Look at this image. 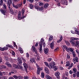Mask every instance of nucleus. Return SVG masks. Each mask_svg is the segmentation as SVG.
I'll return each instance as SVG.
<instances>
[{"label": "nucleus", "mask_w": 79, "mask_h": 79, "mask_svg": "<svg viewBox=\"0 0 79 79\" xmlns=\"http://www.w3.org/2000/svg\"><path fill=\"white\" fill-rule=\"evenodd\" d=\"M44 9V7L43 6H42L41 7H39V10H43V9Z\"/></svg>", "instance_id": "52"}, {"label": "nucleus", "mask_w": 79, "mask_h": 79, "mask_svg": "<svg viewBox=\"0 0 79 79\" xmlns=\"http://www.w3.org/2000/svg\"><path fill=\"white\" fill-rule=\"evenodd\" d=\"M13 77L16 79H23V77H22V76H21L20 75L19 76H17L16 75H14L13 76Z\"/></svg>", "instance_id": "4"}, {"label": "nucleus", "mask_w": 79, "mask_h": 79, "mask_svg": "<svg viewBox=\"0 0 79 79\" xmlns=\"http://www.w3.org/2000/svg\"><path fill=\"white\" fill-rule=\"evenodd\" d=\"M64 1L63 0H61L60 1V3H62V4H64Z\"/></svg>", "instance_id": "63"}, {"label": "nucleus", "mask_w": 79, "mask_h": 79, "mask_svg": "<svg viewBox=\"0 0 79 79\" xmlns=\"http://www.w3.org/2000/svg\"><path fill=\"white\" fill-rule=\"evenodd\" d=\"M67 58L68 59H69V58H70V55H69V54H67Z\"/></svg>", "instance_id": "55"}, {"label": "nucleus", "mask_w": 79, "mask_h": 79, "mask_svg": "<svg viewBox=\"0 0 79 79\" xmlns=\"http://www.w3.org/2000/svg\"><path fill=\"white\" fill-rule=\"evenodd\" d=\"M72 54H73V58H75L76 57V53H75V52H74L72 53Z\"/></svg>", "instance_id": "49"}, {"label": "nucleus", "mask_w": 79, "mask_h": 79, "mask_svg": "<svg viewBox=\"0 0 79 79\" xmlns=\"http://www.w3.org/2000/svg\"><path fill=\"white\" fill-rule=\"evenodd\" d=\"M19 68L21 69L22 71H25L24 69H23V66H20Z\"/></svg>", "instance_id": "32"}, {"label": "nucleus", "mask_w": 79, "mask_h": 79, "mask_svg": "<svg viewBox=\"0 0 79 79\" xmlns=\"http://www.w3.org/2000/svg\"><path fill=\"white\" fill-rule=\"evenodd\" d=\"M6 46L8 47L9 48H13V47L11 45H10V44H7L6 45Z\"/></svg>", "instance_id": "34"}, {"label": "nucleus", "mask_w": 79, "mask_h": 79, "mask_svg": "<svg viewBox=\"0 0 79 79\" xmlns=\"http://www.w3.org/2000/svg\"><path fill=\"white\" fill-rule=\"evenodd\" d=\"M19 0H14V2L15 3H18V2H19Z\"/></svg>", "instance_id": "61"}, {"label": "nucleus", "mask_w": 79, "mask_h": 79, "mask_svg": "<svg viewBox=\"0 0 79 79\" xmlns=\"http://www.w3.org/2000/svg\"><path fill=\"white\" fill-rule=\"evenodd\" d=\"M23 65L25 71L27 73V69L28 68V65L26 63H23Z\"/></svg>", "instance_id": "1"}, {"label": "nucleus", "mask_w": 79, "mask_h": 79, "mask_svg": "<svg viewBox=\"0 0 79 79\" xmlns=\"http://www.w3.org/2000/svg\"><path fill=\"white\" fill-rule=\"evenodd\" d=\"M63 47L64 49L66 50L67 52H69V48L68 47L65 45H63Z\"/></svg>", "instance_id": "15"}, {"label": "nucleus", "mask_w": 79, "mask_h": 79, "mask_svg": "<svg viewBox=\"0 0 79 79\" xmlns=\"http://www.w3.org/2000/svg\"><path fill=\"white\" fill-rule=\"evenodd\" d=\"M24 79H29V77H28L27 76H26L24 77Z\"/></svg>", "instance_id": "64"}, {"label": "nucleus", "mask_w": 79, "mask_h": 79, "mask_svg": "<svg viewBox=\"0 0 79 79\" xmlns=\"http://www.w3.org/2000/svg\"><path fill=\"white\" fill-rule=\"evenodd\" d=\"M3 6L5 9H6V5H5V4H3Z\"/></svg>", "instance_id": "58"}, {"label": "nucleus", "mask_w": 79, "mask_h": 79, "mask_svg": "<svg viewBox=\"0 0 79 79\" xmlns=\"http://www.w3.org/2000/svg\"><path fill=\"white\" fill-rule=\"evenodd\" d=\"M71 32L72 34H77V35H79V31H77V30H75V32H74V31H71Z\"/></svg>", "instance_id": "12"}, {"label": "nucleus", "mask_w": 79, "mask_h": 79, "mask_svg": "<svg viewBox=\"0 0 79 79\" xmlns=\"http://www.w3.org/2000/svg\"><path fill=\"white\" fill-rule=\"evenodd\" d=\"M73 62L74 63V64H76V62L77 63H78L79 62V59L77 57H74L73 59Z\"/></svg>", "instance_id": "5"}, {"label": "nucleus", "mask_w": 79, "mask_h": 79, "mask_svg": "<svg viewBox=\"0 0 79 79\" xmlns=\"http://www.w3.org/2000/svg\"><path fill=\"white\" fill-rule=\"evenodd\" d=\"M69 42L70 43L73 45V46H74V47H76V42L73 39H71L69 40Z\"/></svg>", "instance_id": "2"}, {"label": "nucleus", "mask_w": 79, "mask_h": 79, "mask_svg": "<svg viewBox=\"0 0 79 79\" xmlns=\"http://www.w3.org/2000/svg\"><path fill=\"white\" fill-rule=\"evenodd\" d=\"M0 11L3 14V15H6V10H3L2 9H0Z\"/></svg>", "instance_id": "8"}, {"label": "nucleus", "mask_w": 79, "mask_h": 79, "mask_svg": "<svg viewBox=\"0 0 79 79\" xmlns=\"http://www.w3.org/2000/svg\"><path fill=\"white\" fill-rule=\"evenodd\" d=\"M73 63H71L70 66L69 67L68 69H71V68H72V67H73Z\"/></svg>", "instance_id": "31"}, {"label": "nucleus", "mask_w": 79, "mask_h": 79, "mask_svg": "<svg viewBox=\"0 0 79 79\" xmlns=\"http://www.w3.org/2000/svg\"><path fill=\"white\" fill-rule=\"evenodd\" d=\"M3 61V60L2 59V58L1 57H0V63H2Z\"/></svg>", "instance_id": "62"}, {"label": "nucleus", "mask_w": 79, "mask_h": 79, "mask_svg": "<svg viewBox=\"0 0 79 79\" xmlns=\"http://www.w3.org/2000/svg\"><path fill=\"white\" fill-rule=\"evenodd\" d=\"M37 59H36L37 61H40V57L39 56H37Z\"/></svg>", "instance_id": "41"}, {"label": "nucleus", "mask_w": 79, "mask_h": 79, "mask_svg": "<svg viewBox=\"0 0 79 79\" xmlns=\"http://www.w3.org/2000/svg\"><path fill=\"white\" fill-rule=\"evenodd\" d=\"M51 64H53V65L54 66H55V65L56 64L55 63V62L53 61L52 62V63Z\"/></svg>", "instance_id": "60"}, {"label": "nucleus", "mask_w": 79, "mask_h": 79, "mask_svg": "<svg viewBox=\"0 0 79 79\" xmlns=\"http://www.w3.org/2000/svg\"><path fill=\"white\" fill-rule=\"evenodd\" d=\"M25 12V10L24 9H22V14L23 15L24 14V12Z\"/></svg>", "instance_id": "37"}, {"label": "nucleus", "mask_w": 79, "mask_h": 79, "mask_svg": "<svg viewBox=\"0 0 79 79\" xmlns=\"http://www.w3.org/2000/svg\"><path fill=\"white\" fill-rule=\"evenodd\" d=\"M44 63L45 64V65L47 66V67H48L49 65H48V63H47V62H44Z\"/></svg>", "instance_id": "42"}, {"label": "nucleus", "mask_w": 79, "mask_h": 79, "mask_svg": "<svg viewBox=\"0 0 79 79\" xmlns=\"http://www.w3.org/2000/svg\"><path fill=\"white\" fill-rule=\"evenodd\" d=\"M21 12H19V14L18 15V18L19 20H20L22 19V18H21Z\"/></svg>", "instance_id": "20"}, {"label": "nucleus", "mask_w": 79, "mask_h": 79, "mask_svg": "<svg viewBox=\"0 0 79 79\" xmlns=\"http://www.w3.org/2000/svg\"><path fill=\"white\" fill-rule=\"evenodd\" d=\"M36 66L37 67V74L39 75L40 74V71H42V69L40 68V67L39 65H37Z\"/></svg>", "instance_id": "3"}, {"label": "nucleus", "mask_w": 79, "mask_h": 79, "mask_svg": "<svg viewBox=\"0 0 79 79\" xmlns=\"http://www.w3.org/2000/svg\"><path fill=\"white\" fill-rule=\"evenodd\" d=\"M0 2V5H1V6H2V5H3V0H1Z\"/></svg>", "instance_id": "45"}, {"label": "nucleus", "mask_w": 79, "mask_h": 79, "mask_svg": "<svg viewBox=\"0 0 79 79\" xmlns=\"http://www.w3.org/2000/svg\"><path fill=\"white\" fill-rule=\"evenodd\" d=\"M76 53H77L78 54V56L79 57V51L78 49H76Z\"/></svg>", "instance_id": "50"}, {"label": "nucleus", "mask_w": 79, "mask_h": 79, "mask_svg": "<svg viewBox=\"0 0 79 79\" xmlns=\"http://www.w3.org/2000/svg\"><path fill=\"white\" fill-rule=\"evenodd\" d=\"M77 77H79V71H77Z\"/></svg>", "instance_id": "54"}, {"label": "nucleus", "mask_w": 79, "mask_h": 79, "mask_svg": "<svg viewBox=\"0 0 79 79\" xmlns=\"http://www.w3.org/2000/svg\"><path fill=\"white\" fill-rule=\"evenodd\" d=\"M30 62L31 63H35V59L33 58H31L30 59Z\"/></svg>", "instance_id": "10"}, {"label": "nucleus", "mask_w": 79, "mask_h": 79, "mask_svg": "<svg viewBox=\"0 0 79 79\" xmlns=\"http://www.w3.org/2000/svg\"><path fill=\"white\" fill-rule=\"evenodd\" d=\"M53 39V36H51L49 39V42H51V41H52V40Z\"/></svg>", "instance_id": "27"}, {"label": "nucleus", "mask_w": 79, "mask_h": 79, "mask_svg": "<svg viewBox=\"0 0 79 79\" xmlns=\"http://www.w3.org/2000/svg\"><path fill=\"white\" fill-rule=\"evenodd\" d=\"M12 6L13 7L15 8H16V9H18V6L15 5L13 4V3H12Z\"/></svg>", "instance_id": "26"}, {"label": "nucleus", "mask_w": 79, "mask_h": 79, "mask_svg": "<svg viewBox=\"0 0 79 79\" xmlns=\"http://www.w3.org/2000/svg\"><path fill=\"white\" fill-rule=\"evenodd\" d=\"M64 4L67 5H68V2L66 1H64Z\"/></svg>", "instance_id": "59"}, {"label": "nucleus", "mask_w": 79, "mask_h": 79, "mask_svg": "<svg viewBox=\"0 0 79 79\" xmlns=\"http://www.w3.org/2000/svg\"><path fill=\"white\" fill-rule=\"evenodd\" d=\"M74 49L73 48H69V52H71V53H73L74 52Z\"/></svg>", "instance_id": "17"}, {"label": "nucleus", "mask_w": 79, "mask_h": 79, "mask_svg": "<svg viewBox=\"0 0 79 79\" xmlns=\"http://www.w3.org/2000/svg\"><path fill=\"white\" fill-rule=\"evenodd\" d=\"M5 64L8 67H10V68L11 67V65L9 63V62H6L5 63Z\"/></svg>", "instance_id": "22"}, {"label": "nucleus", "mask_w": 79, "mask_h": 79, "mask_svg": "<svg viewBox=\"0 0 79 79\" xmlns=\"http://www.w3.org/2000/svg\"><path fill=\"white\" fill-rule=\"evenodd\" d=\"M22 5H23L22 3H21L19 4L18 5V7H21V6H22Z\"/></svg>", "instance_id": "57"}, {"label": "nucleus", "mask_w": 79, "mask_h": 79, "mask_svg": "<svg viewBox=\"0 0 79 79\" xmlns=\"http://www.w3.org/2000/svg\"><path fill=\"white\" fill-rule=\"evenodd\" d=\"M4 50H8V47L7 46L5 47H4Z\"/></svg>", "instance_id": "47"}, {"label": "nucleus", "mask_w": 79, "mask_h": 79, "mask_svg": "<svg viewBox=\"0 0 79 79\" xmlns=\"http://www.w3.org/2000/svg\"><path fill=\"white\" fill-rule=\"evenodd\" d=\"M5 60L6 61H8L9 60V58L7 56H6L5 58Z\"/></svg>", "instance_id": "40"}, {"label": "nucleus", "mask_w": 79, "mask_h": 79, "mask_svg": "<svg viewBox=\"0 0 79 79\" xmlns=\"http://www.w3.org/2000/svg\"><path fill=\"white\" fill-rule=\"evenodd\" d=\"M53 69H54V71H56L58 69V67L56 66L55 65L54 66V68H53Z\"/></svg>", "instance_id": "39"}, {"label": "nucleus", "mask_w": 79, "mask_h": 79, "mask_svg": "<svg viewBox=\"0 0 79 79\" xmlns=\"http://www.w3.org/2000/svg\"><path fill=\"white\" fill-rule=\"evenodd\" d=\"M73 73V77L74 78H75V77H76V73Z\"/></svg>", "instance_id": "56"}, {"label": "nucleus", "mask_w": 79, "mask_h": 79, "mask_svg": "<svg viewBox=\"0 0 79 79\" xmlns=\"http://www.w3.org/2000/svg\"><path fill=\"white\" fill-rule=\"evenodd\" d=\"M54 66L53 64H50L48 68H49L50 69H53V68H54Z\"/></svg>", "instance_id": "21"}, {"label": "nucleus", "mask_w": 79, "mask_h": 79, "mask_svg": "<svg viewBox=\"0 0 79 79\" xmlns=\"http://www.w3.org/2000/svg\"><path fill=\"white\" fill-rule=\"evenodd\" d=\"M39 6H43L44 4V3L42 2H39Z\"/></svg>", "instance_id": "36"}, {"label": "nucleus", "mask_w": 79, "mask_h": 79, "mask_svg": "<svg viewBox=\"0 0 79 79\" xmlns=\"http://www.w3.org/2000/svg\"><path fill=\"white\" fill-rule=\"evenodd\" d=\"M40 44L41 45L43 44L44 47L45 45V43H44V39L41 38V42L39 43V45H40Z\"/></svg>", "instance_id": "6"}, {"label": "nucleus", "mask_w": 79, "mask_h": 79, "mask_svg": "<svg viewBox=\"0 0 79 79\" xmlns=\"http://www.w3.org/2000/svg\"><path fill=\"white\" fill-rule=\"evenodd\" d=\"M46 79H52V77L49 76L48 75H46Z\"/></svg>", "instance_id": "28"}, {"label": "nucleus", "mask_w": 79, "mask_h": 79, "mask_svg": "<svg viewBox=\"0 0 79 79\" xmlns=\"http://www.w3.org/2000/svg\"><path fill=\"white\" fill-rule=\"evenodd\" d=\"M35 9H37V10H39V6H38L35 5Z\"/></svg>", "instance_id": "43"}, {"label": "nucleus", "mask_w": 79, "mask_h": 79, "mask_svg": "<svg viewBox=\"0 0 79 79\" xmlns=\"http://www.w3.org/2000/svg\"><path fill=\"white\" fill-rule=\"evenodd\" d=\"M6 68V66L4 65H2L1 66V69H5Z\"/></svg>", "instance_id": "38"}, {"label": "nucleus", "mask_w": 79, "mask_h": 79, "mask_svg": "<svg viewBox=\"0 0 79 79\" xmlns=\"http://www.w3.org/2000/svg\"><path fill=\"white\" fill-rule=\"evenodd\" d=\"M12 3V0H8L7 5L8 6H10V4Z\"/></svg>", "instance_id": "16"}, {"label": "nucleus", "mask_w": 79, "mask_h": 79, "mask_svg": "<svg viewBox=\"0 0 79 79\" xmlns=\"http://www.w3.org/2000/svg\"><path fill=\"white\" fill-rule=\"evenodd\" d=\"M19 52H20L21 53H23V49H22L21 47H19Z\"/></svg>", "instance_id": "24"}, {"label": "nucleus", "mask_w": 79, "mask_h": 79, "mask_svg": "<svg viewBox=\"0 0 79 79\" xmlns=\"http://www.w3.org/2000/svg\"><path fill=\"white\" fill-rule=\"evenodd\" d=\"M49 51V49L48 48H45L44 49V52L45 54L46 55L48 54V51Z\"/></svg>", "instance_id": "9"}, {"label": "nucleus", "mask_w": 79, "mask_h": 79, "mask_svg": "<svg viewBox=\"0 0 79 79\" xmlns=\"http://www.w3.org/2000/svg\"><path fill=\"white\" fill-rule=\"evenodd\" d=\"M32 48L33 50L35 52V53L36 54H37V49H36V48L35 47V46H32Z\"/></svg>", "instance_id": "14"}, {"label": "nucleus", "mask_w": 79, "mask_h": 79, "mask_svg": "<svg viewBox=\"0 0 79 79\" xmlns=\"http://www.w3.org/2000/svg\"><path fill=\"white\" fill-rule=\"evenodd\" d=\"M62 39H63V36H61L60 38V39L57 40V42H58V43H60V42H61Z\"/></svg>", "instance_id": "23"}, {"label": "nucleus", "mask_w": 79, "mask_h": 79, "mask_svg": "<svg viewBox=\"0 0 79 79\" xmlns=\"http://www.w3.org/2000/svg\"><path fill=\"white\" fill-rule=\"evenodd\" d=\"M8 7L9 10H10V13L11 14L14 15V11H13V9H12V8L10 7V6H8Z\"/></svg>", "instance_id": "13"}, {"label": "nucleus", "mask_w": 79, "mask_h": 79, "mask_svg": "<svg viewBox=\"0 0 79 79\" xmlns=\"http://www.w3.org/2000/svg\"><path fill=\"white\" fill-rule=\"evenodd\" d=\"M49 5L48 4H46L44 5V7L45 8H47L48 7V6Z\"/></svg>", "instance_id": "35"}, {"label": "nucleus", "mask_w": 79, "mask_h": 79, "mask_svg": "<svg viewBox=\"0 0 79 79\" xmlns=\"http://www.w3.org/2000/svg\"><path fill=\"white\" fill-rule=\"evenodd\" d=\"M55 74V75L56 76V77L57 78V79H60V72H58L56 73Z\"/></svg>", "instance_id": "7"}, {"label": "nucleus", "mask_w": 79, "mask_h": 79, "mask_svg": "<svg viewBox=\"0 0 79 79\" xmlns=\"http://www.w3.org/2000/svg\"><path fill=\"white\" fill-rule=\"evenodd\" d=\"M17 60L18 61H19V63H22V60H21V58L18 57L17 58Z\"/></svg>", "instance_id": "25"}, {"label": "nucleus", "mask_w": 79, "mask_h": 79, "mask_svg": "<svg viewBox=\"0 0 79 79\" xmlns=\"http://www.w3.org/2000/svg\"><path fill=\"white\" fill-rule=\"evenodd\" d=\"M72 39L74 40H79V39L77 38L73 37Z\"/></svg>", "instance_id": "48"}, {"label": "nucleus", "mask_w": 79, "mask_h": 79, "mask_svg": "<svg viewBox=\"0 0 79 79\" xmlns=\"http://www.w3.org/2000/svg\"><path fill=\"white\" fill-rule=\"evenodd\" d=\"M11 53L12 55H13V56H15V52L13 51H11Z\"/></svg>", "instance_id": "53"}, {"label": "nucleus", "mask_w": 79, "mask_h": 79, "mask_svg": "<svg viewBox=\"0 0 79 79\" xmlns=\"http://www.w3.org/2000/svg\"><path fill=\"white\" fill-rule=\"evenodd\" d=\"M54 43H55V41H53L50 44V46L51 49H53L54 48Z\"/></svg>", "instance_id": "11"}, {"label": "nucleus", "mask_w": 79, "mask_h": 79, "mask_svg": "<svg viewBox=\"0 0 79 79\" xmlns=\"http://www.w3.org/2000/svg\"><path fill=\"white\" fill-rule=\"evenodd\" d=\"M22 59L23 61V62L24 63H26V60L23 57H22Z\"/></svg>", "instance_id": "46"}, {"label": "nucleus", "mask_w": 79, "mask_h": 79, "mask_svg": "<svg viewBox=\"0 0 79 79\" xmlns=\"http://www.w3.org/2000/svg\"><path fill=\"white\" fill-rule=\"evenodd\" d=\"M27 2H29L30 3H32L34 2V0H27Z\"/></svg>", "instance_id": "44"}, {"label": "nucleus", "mask_w": 79, "mask_h": 79, "mask_svg": "<svg viewBox=\"0 0 79 79\" xmlns=\"http://www.w3.org/2000/svg\"><path fill=\"white\" fill-rule=\"evenodd\" d=\"M41 77L42 78H44V77H45V74L44 73L42 72L41 73Z\"/></svg>", "instance_id": "29"}, {"label": "nucleus", "mask_w": 79, "mask_h": 79, "mask_svg": "<svg viewBox=\"0 0 79 79\" xmlns=\"http://www.w3.org/2000/svg\"><path fill=\"white\" fill-rule=\"evenodd\" d=\"M73 70L74 71V73H76L77 71V70L76 69V68H75L73 69Z\"/></svg>", "instance_id": "33"}, {"label": "nucleus", "mask_w": 79, "mask_h": 79, "mask_svg": "<svg viewBox=\"0 0 79 79\" xmlns=\"http://www.w3.org/2000/svg\"><path fill=\"white\" fill-rule=\"evenodd\" d=\"M40 45V48H39L38 50L40 52H41L42 50V44H39Z\"/></svg>", "instance_id": "19"}, {"label": "nucleus", "mask_w": 79, "mask_h": 79, "mask_svg": "<svg viewBox=\"0 0 79 79\" xmlns=\"http://www.w3.org/2000/svg\"><path fill=\"white\" fill-rule=\"evenodd\" d=\"M44 71L45 73H47V74H49V73H50L49 72V70H48V68H47V67H45Z\"/></svg>", "instance_id": "18"}, {"label": "nucleus", "mask_w": 79, "mask_h": 79, "mask_svg": "<svg viewBox=\"0 0 79 79\" xmlns=\"http://www.w3.org/2000/svg\"><path fill=\"white\" fill-rule=\"evenodd\" d=\"M29 7L31 9H32L33 8V6L32 5V4H30L29 5Z\"/></svg>", "instance_id": "51"}, {"label": "nucleus", "mask_w": 79, "mask_h": 79, "mask_svg": "<svg viewBox=\"0 0 79 79\" xmlns=\"http://www.w3.org/2000/svg\"><path fill=\"white\" fill-rule=\"evenodd\" d=\"M66 66H70L71 64L70 63V62L69 61H67L66 63Z\"/></svg>", "instance_id": "30"}]
</instances>
